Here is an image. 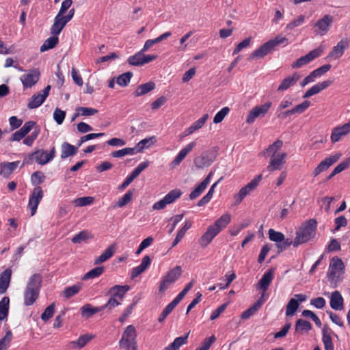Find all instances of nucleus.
Segmentation results:
<instances>
[{
    "label": "nucleus",
    "instance_id": "11",
    "mask_svg": "<svg viewBox=\"0 0 350 350\" xmlns=\"http://www.w3.org/2000/svg\"><path fill=\"white\" fill-rule=\"evenodd\" d=\"M341 157L342 154L340 152H337L329 155L328 157H326L325 159L321 161L315 167L312 172L313 176L317 177L321 173L326 171L327 169H329V167L336 163Z\"/></svg>",
    "mask_w": 350,
    "mask_h": 350
},
{
    "label": "nucleus",
    "instance_id": "34",
    "mask_svg": "<svg viewBox=\"0 0 350 350\" xmlns=\"http://www.w3.org/2000/svg\"><path fill=\"white\" fill-rule=\"evenodd\" d=\"M283 146V142L280 139H277L272 144L269 145L267 148H266L262 152V155L266 157H272L278 155L280 148Z\"/></svg>",
    "mask_w": 350,
    "mask_h": 350
},
{
    "label": "nucleus",
    "instance_id": "45",
    "mask_svg": "<svg viewBox=\"0 0 350 350\" xmlns=\"http://www.w3.org/2000/svg\"><path fill=\"white\" fill-rule=\"evenodd\" d=\"M189 334V333H187L185 336L176 338L164 350H178L182 345L187 342Z\"/></svg>",
    "mask_w": 350,
    "mask_h": 350
},
{
    "label": "nucleus",
    "instance_id": "4",
    "mask_svg": "<svg viewBox=\"0 0 350 350\" xmlns=\"http://www.w3.org/2000/svg\"><path fill=\"white\" fill-rule=\"evenodd\" d=\"M344 273L345 265L342 260L336 256L332 258L327 273V277L330 283L336 286L342 280V275Z\"/></svg>",
    "mask_w": 350,
    "mask_h": 350
},
{
    "label": "nucleus",
    "instance_id": "41",
    "mask_svg": "<svg viewBox=\"0 0 350 350\" xmlns=\"http://www.w3.org/2000/svg\"><path fill=\"white\" fill-rule=\"evenodd\" d=\"M100 311H103L101 306L93 307L90 304H85L80 309L81 316L86 318H90Z\"/></svg>",
    "mask_w": 350,
    "mask_h": 350
},
{
    "label": "nucleus",
    "instance_id": "54",
    "mask_svg": "<svg viewBox=\"0 0 350 350\" xmlns=\"http://www.w3.org/2000/svg\"><path fill=\"white\" fill-rule=\"evenodd\" d=\"M46 176L41 171L34 172L31 176V184L36 187L40 186V184L44 183Z\"/></svg>",
    "mask_w": 350,
    "mask_h": 350
},
{
    "label": "nucleus",
    "instance_id": "61",
    "mask_svg": "<svg viewBox=\"0 0 350 350\" xmlns=\"http://www.w3.org/2000/svg\"><path fill=\"white\" fill-rule=\"evenodd\" d=\"M12 339V333L11 330H8L5 336L0 340V350H7L10 346Z\"/></svg>",
    "mask_w": 350,
    "mask_h": 350
},
{
    "label": "nucleus",
    "instance_id": "53",
    "mask_svg": "<svg viewBox=\"0 0 350 350\" xmlns=\"http://www.w3.org/2000/svg\"><path fill=\"white\" fill-rule=\"evenodd\" d=\"M81 287L82 284L81 283H78L66 288L64 291V297L67 299L70 298L77 294L81 289Z\"/></svg>",
    "mask_w": 350,
    "mask_h": 350
},
{
    "label": "nucleus",
    "instance_id": "59",
    "mask_svg": "<svg viewBox=\"0 0 350 350\" xmlns=\"http://www.w3.org/2000/svg\"><path fill=\"white\" fill-rule=\"evenodd\" d=\"M132 77L133 72H126L119 75L117 78L116 82L120 86L125 87L129 83Z\"/></svg>",
    "mask_w": 350,
    "mask_h": 350
},
{
    "label": "nucleus",
    "instance_id": "52",
    "mask_svg": "<svg viewBox=\"0 0 350 350\" xmlns=\"http://www.w3.org/2000/svg\"><path fill=\"white\" fill-rule=\"evenodd\" d=\"M312 329V324L302 319H299L296 321L295 330L298 332H308Z\"/></svg>",
    "mask_w": 350,
    "mask_h": 350
},
{
    "label": "nucleus",
    "instance_id": "60",
    "mask_svg": "<svg viewBox=\"0 0 350 350\" xmlns=\"http://www.w3.org/2000/svg\"><path fill=\"white\" fill-rule=\"evenodd\" d=\"M305 16L299 15L297 17V18L291 21L288 24L286 25L285 27V30L286 31H291L297 27L301 25L305 21Z\"/></svg>",
    "mask_w": 350,
    "mask_h": 350
},
{
    "label": "nucleus",
    "instance_id": "23",
    "mask_svg": "<svg viewBox=\"0 0 350 350\" xmlns=\"http://www.w3.org/2000/svg\"><path fill=\"white\" fill-rule=\"evenodd\" d=\"M274 48V44L272 42L267 41L258 49L254 51L250 55V58L260 59L269 54Z\"/></svg>",
    "mask_w": 350,
    "mask_h": 350
},
{
    "label": "nucleus",
    "instance_id": "6",
    "mask_svg": "<svg viewBox=\"0 0 350 350\" xmlns=\"http://www.w3.org/2000/svg\"><path fill=\"white\" fill-rule=\"evenodd\" d=\"M182 269L180 266H176L174 268L169 271L167 274L163 276L160 282L159 291L160 293L164 292L170 285L174 283L181 275Z\"/></svg>",
    "mask_w": 350,
    "mask_h": 350
},
{
    "label": "nucleus",
    "instance_id": "1",
    "mask_svg": "<svg viewBox=\"0 0 350 350\" xmlns=\"http://www.w3.org/2000/svg\"><path fill=\"white\" fill-rule=\"evenodd\" d=\"M42 282V278L39 273H34L30 277L23 293L25 306H31L38 299Z\"/></svg>",
    "mask_w": 350,
    "mask_h": 350
},
{
    "label": "nucleus",
    "instance_id": "30",
    "mask_svg": "<svg viewBox=\"0 0 350 350\" xmlns=\"http://www.w3.org/2000/svg\"><path fill=\"white\" fill-rule=\"evenodd\" d=\"M12 277V270L9 268L0 274V294H3L8 288Z\"/></svg>",
    "mask_w": 350,
    "mask_h": 350
},
{
    "label": "nucleus",
    "instance_id": "38",
    "mask_svg": "<svg viewBox=\"0 0 350 350\" xmlns=\"http://www.w3.org/2000/svg\"><path fill=\"white\" fill-rule=\"evenodd\" d=\"M208 118V115L207 113L204 114L200 118L195 121L185 130V135H189L194 133L196 131H198L200 129H201L204 126Z\"/></svg>",
    "mask_w": 350,
    "mask_h": 350
},
{
    "label": "nucleus",
    "instance_id": "64",
    "mask_svg": "<svg viewBox=\"0 0 350 350\" xmlns=\"http://www.w3.org/2000/svg\"><path fill=\"white\" fill-rule=\"evenodd\" d=\"M216 338L215 336L206 338L200 344V347L196 350H208L211 346L215 342Z\"/></svg>",
    "mask_w": 350,
    "mask_h": 350
},
{
    "label": "nucleus",
    "instance_id": "20",
    "mask_svg": "<svg viewBox=\"0 0 350 350\" xmlns=\"http://www.w3.org/2000/svg\"><path fill=\"white\" fill-rule=\"evenodd\" d=\"M219 233L212 225H210L206 231L200 238L198 242L200 245L204 248L213 240V239Z\"/></svg>",
    "mask_w": 350,
    "mask_h": 350
},
{
    "label": "nucleus",
    "instance_id": "29",
    "mask_svg": "<svg viewBox=\"0 0 350 350\" xmlns=\"http://www.w3.org/2000/svg\"><path fill=\"white\" fill-rule=\"evenodd\" d=\"M215 158L216 157L214 154H203L195 158L194 165L197 168L202 169L211 165Z\"/></svg>",
    "mask_w": 350,
    "mask_h": 350
},
{
    "label": "nucleus",
    "instance_id": "58",
    "mask_svg": "<svg viewBox=\"0 0 350 350\" xmlns=\"http://www.w3.org/2000/svg\"><path fill=\"white\" fill-rule=\"evenodd\" d=\"M299 305V304L298 303L297 300H296L295 298H291L286 306V315H293L298 309Z\"/></svg>",
    "mask_w": 350,
    "mask_h": 350
},
{
    "label": "nucleus",
    "instance_id": "46",
    "mask_svg": "<svg viewBox=\"0 0 350 350\" xmlns=\"http://www.w3.org/2000/svg\"><path fill=\"white\" fill-rule=\"evenodd\" d=\"M350 166V157L340 163L334 167L332 173L327 177V180H331L336 174L342 172Z\"/></svg>",
    "mask_w": 350,
    "mask_h": 350
},
{
    "label": "nucleus",
    "instance_id": "26",
    "mask_svg": "<svg viewBox=\"0 0 350 350\" xmlns=\"http://www.w3.org/2000/svg\"><path fill=\"white\" fill-rule=\"evenodd\" d=\"M332 23L333 17L329 14H326L322 18L318 20L315 23V27L319 30L318 33L321 36L325 35L329 31Z\"/></svg>",
    "mask_w": 350,
    "mask_h": 350
},
{
    "label": "nucleus",
    "instance_id": "51",
    "mask_svg": "<svg viewBox=\"0 0 350 350\" xmlns=\"http://www.w3.org/2000/svg\"><path fill=\"white\" fill-rule=\"evenodd\" d=\"M183 192L179 189H175L170 191L167 194H166L163 198L165 200H166L167 204H172L177 199L180 198Z\"/></svg>",
    "mask_w": 350,
    "mask_h": 350
},
{
    "label": "nucleus",
    "instance_id": "49",
    "mask_svg": "<svg viewBox=\"0 0 350 350\" xmlns=\"http://www.w3.org/2000/svg\"><path fill=\"white\" fill-rule=\"evenodd\" d=\"M10 299L4 297L0 301V319H6L9 312Z\"/></svg>",
    "mask_w": 350,
    "mask_h": 350
},
{
    "label": "nucleus",
    "instance_id": "5",
    "mask_svg": "<svg viewBox=\"0 0 350 350\" xmlns=\"http://www.w3.org/2000/svg\"><path fill=\"white\" fill-rule=\"evenodd\" d=\"M137 332L133 325H129L124 329L119 340V347L124 350H137Z\"/></svg>",
    "mask_w": 350,
    "mask_h": 350
},
{
    "label": "nucleus",
    "instance_id": "9",
    "mask_svg": "<svg viewBox=\"0 0 350 350\" xmlns=\"http://www.w3.org/2000/svg\"><path fill=\"white\" fill-rule=\"evenodd\" d=\"M324 51V48L323 46H319L317 49H314L310 51L306 55L300 57L298 58L296 62H293L291 65L293 68H299L306 64H308L314 59L320 57Z\"/></svg>",
    "mask_w": 350,
    "mask_h": 350
},
{
    "label": "nucleus",
    "instance_id": "44",
    "mask_svg": "<svg viewBox=\"0 0 350 350\" xmlns=\"http://www.w3.org/2000/svg\"><path fill=\"white\" fill-rule=\"evenodd\" d=\"M189 334V333H187L185 336L176 338L164 350H178L182 345L187 342Z\"/></svg>",
    "mask_w": 350,
    "mask_h": 350
},
{
    "label": "nucleus",
    "instance_id": "33",
    "mask_svg": "<svg viewBox=\"0 0 350 350\" xmlns=\"http://www.w3.org/2000/svg\"><path fill=\"white\" fill-rule=\"evenodd\" d=\"M129 285H115L110 288L109 293L111 295V297L119 299L120 301L124 297V295L130 290Z\"/></svg>",
    "mask_w": 350,
    "mask_h": 350
},
{
    "label": "nucleus",
    "instance_id": "3",
    "mask_svg": "<svg viewBox=\"0 0 350 350\" xmlns=\"http://www.w3.org/2000/svg\"><path fill=\"white\" fill-rule=\"evenodd\" d=\"M55 154L56 150L55 146L51 148L49 152L44 149H39L25 158L21 167H23L25 165H31L34 161L40 165H46L55 158Z\"/></svg>",
    "mask_w": 350,
    "mask_h": 350
},
{
    "label": "nucleus",
    "instance_id": "27",
    "mask_svg": "<svg viewBox=\"0 0 350 350\" xmlns=\"http://www.w3.org/2000/svg\"><path fill=\"white\" fill-rule=\"evenodd\" d=\"M20 163V161L14 162H2L0 163V175L8 178Z\"/></svg>",
    "mask_w": 350,
    "mask_h": 350
},
{
    "label": "nucleus",
    "instance_id": "63",
    "mask_svg": "<svg viewBox=\"0 0 350 350\" xmlns=\"http://www.w3.org/2000/svg\"><path fill=\"white\" fill-rule=\"evenodd\" d=\"M133 192L131 190H129L126 193L118 200L116 203L118 207H123L129 203L133 198Z\"/></svg>",
    "mask_w": 350,
    "mask_h": 350
},
{
    "label": "nucleus",
    "instance_id": "28",
    "mask_svg": "<svg viewBox=\"0 0 350 350\" xmlns=\"http://www.w3.org/2000/svg\"><path fill=\"white\" fill-rule=\"evenodd\" d=\"M274 278V273L272 269H269L265 272L261 279L259 280L257 284V288L262 290L263 291H266L272 280Z\"/></svg>",
    "mask_w": 350,
    "mask_h": 350
},
{
    "label": "nucleus",
    "instance_id": "25",
    "mask_svg": "<svg viewBox=\"0 0 350 350\" xmlns=\"http://www.w3.org/2000/svg\"><path fill=\"white\" fill-rule=\"evenodd\" d=\"M196 146V142H191L187 144L178 154L175 159L172 161L171 165L172 167L180 165L183 160L187 155L195 148Z\"/></svg>",
    "mask_w": 350,
    "mask_h": 350
},
{
    "label": "nucleus",
    "instance_id": "37",
    "mask_svg": "<svg viewBox=\"0 0 350 350\" xmlns=\"http://www.w3.org/2000/svg\"><path fill=\"white\" fill-rule=\"evenodd\" d=\"M116 252V245L112 244L109 245L98 257L95 258L94 264L99 265L106 262L111 258Z\"/></svg>",
    "mask_w": 350,
    "mask_h": 350
},
{
    "label": "nucleus",
    "instance_id": "40",
    "mask_svg": "<svg viewBox=\"0 0 350 350\" xmlns=\"http://www.w3.org/2000/svg\"><path fill=\"white\" fill-rule=\"evenodd\" d=\"M155 88V83L152 81H149L137 86L134 92L135 97L142 96L151 92Z\"/></svg>",
    "mask_w": 350,
    "mask_h": 350
},
{
    "label": "nucleus",
    "instance_id": "48",
    "mask_svg": "<svg viewBox=\"0 0 350 350\" xmlns=\"http://www.w3.org/2000/svg\"><path fill=\"white\" fill-rule=\"evenodd\" d=\"M155 142V137H151L149 138H145L142 139L137 144V145L133 147V148H136V153L141 152L143 151L144 148H147L152 145Z\"/></svg>",
    "mask_w": 350,
    "mask_h": 350
},
{
    "label": "nucleus",
    "instance_id": "31",
    "mask_svg": "<svg viewBox=\"0 0 350 350\" xmlns=\"http://www.w3.org/2000/svg\"><path fill=\"white\" fill-rule=\"evenodd\" d=\"M330 307L335 310H340L343 308L344 299L341 293L338 291H334L330 296Z\"/></svg>",
    "mask_w": 350,
    "mask_h": 350
},
{
    "label": "nucleus",
    "instance_id": "43",
    "mask_svg": "<svg viewBox=\"0 0 350 350\" xmlns=\"http://www.w3.org/2000/svg\"><path fill=\"white\" fill-rule=\"evenodd\" d=\"M61 159H64L77 154V149L68 142H64L61 146Z\"/></svg>",
    "mask_w": 350,
    "mask_h": 350
},
{
    "label": "nucleus",
    "instance_id": "22",
    "mask_svg": "<svg viewBox=\"0 0 350 350\" xmlns=\"http://www.w3.org/2000/svg\"><path fill=\"white\" fill-rule=\"evenodd\" d=\"M36 124L34 121L26 122L18 131L12 135L10 139L12 141H20L33 129Z\"/></svg>",
    "mask_w": 350,
    "mask_h": 350
},
{
    "label": "nucleus",
    "instance_id": "16",
    "mask_svg": "<svg viewBox=\"0 0 350 350\" xmlns=\"http://www.w3.org/2000/svg\"><path fill=\"white\" fill-rule=\"evenodd\" d=\"M310 105V101L304 100L303 103L296 105L291 109H288L284 111H280L277 113V117L280 119L284 120L288 116L293 115L295 113H303Z\"/></svg>",
    "mask_w": 350,
    "mask_h": 350
},
{
    "label": "nucleus",
    "instance_id": "14",
    "mask_svg": "<svg viewBox=\"0 0 350 350\" xmlns=\"http://www.w3.org/2000/svg\"><path fill=\"white\" fill-rule=\"evenodd\" d=\"M51 88V85H49L40 93L33 94L29 100L27 107L29 109H36L40 107L48 97Z\"/></svg>",
    "mask_w": 350,
    "mask_h": 350
},
{
    "label": "nucleus",
    "instance_id": "24",
    "mask_svg": "<svg viewBox=\"0 0 350 350\" xmlns=\"http://www.w3.org/2000/svg\"><path fill=\"white\" fill-rule=\"evenodd\" d=\"M196 146V142H191L187 144L178 154L175 159L172 161L171 165L172 167L180 165L183 160L187 155L195 148Z\"/></svg>",
    "mask_w": 350,
    "mask_h": 350
},
{
    "label": "nucleus",
    "instance_id": "62",
    "mask_svg": "<svg viewBox=\"0 0 350 350\" xmlns=\"http://www.w3.org/2000/svg\"><path fill=\"white\" fill-rule=\"evenodd\" d=\"M91 237L90 232L87 230H83L75 234L72 239L73 243H80Z\"/></svg>",
    "mask_w": 350,
    "mask_h": 350
},
{
    "label": "nucleus",
    "instance_id": "56",
    "mask_svg": "<svg viewBox=\"0 0 350 350\" xmlns=\"http://www.w3.org/2000/svg\"><path fill=\"white\" fill-rule=\"evenodd\" d=\"M322 341L324 345L325 350H334L331 334L325 329L323 330Z\"/></svg>",
    "mask_w": 350,
    "mask_h": 350
},
{
    "label": "nucleus",
    "instance_id": "21",
    "mask_svg": "<svg viewBox=\"0 0 350 350\" xmlns=\"http://www.w3.org/2000/svg\"><path fill=\"white\" fill-rule=\"evenodd\" d=\"M333 82V79H327L315 84L305 92L303 96V98H308L314 94L321 92L322 90L330 86Z\"/></svg>",
    "mask_w": 350,
    "mask_h": 350
},
{
    "label": "nucleus",
    "instance_id": "39",
    "mask_svg": "<svg viewBox=\"0 0 350 350\" xmlns=\"http://www.w3.org/2000/svg\"><path fill=\"white\" fill-rule=\"evenodd\" d=\"M94 338L92 334H85L81 335L77 340L70 342V345L72 348L81 349L84 347L90 341Z\"/></svg>",
    "mask_w": 350,
    "mask_h": 350
},
{
    "label": "nucleus",
    "instance_id": "13",
    "mask_svg": "<svg viewBox=\"0 0 350 350\" xmlns=\"http://www.w3.org/2000/svg\"><path fill=\"white\" fill-rule=\"evenodd\" d=\"M350 46V38H342L336 46H334L327 55V58L338 59L340 58L345 50Z\"/></svg>",
    "mask_w": 350,
    "mask_h": 350
},
{
    "label": "nucleus",
    "instance_id": "18",
    "mask_svg": "<svg viewBox=\"0 0 350 350\" xmlns=\"http://www.w3.org/2000/svg\"><path fill=\"white\" fill-rule=\"evenodd\" d=\"M287 154L286 152H279L278 155L270 157V161L267 166V170L269 172L280 170L282 169L283 165L286 163Z\"/></svg>",
    "mask_w": 350,
    "mask_h": 350
},
{
    "label": "nucleus",
    "instance_id": "42",
    "mask_svg": "<svg viewBox=\"0 0 350 350\" xmlns=\"http://www.w3.org/2000/svg\"><path fill=\"white\" fill-rule=\"evenodd\" d=\"M231 221V215L226 213L218 218L212 226L219 232L224 229Z\"/></svg>",
    "mask_w": 350,
    "mask_h": 350
},
{
    "label": "nucleus",
    "instance_id": "8",
    "mask_svg": "<svg viewBox=\"0 0 350 350\" xmlns=\"http://www.w3.org/2000/svg\"><path fill=\"white\" fill-rule=\"evenodd\" d=\"M262 174H259L256 176L254 179H252L245 187H243L239 190V193L234 196V200L236 203L240 204L247 195H249L252 191H253L259 185L260 182L262 180Z\"/></svg>",
    "mask_w": 350,
    "mask_h": 350
},
{
    "label": "nucleus",
    "instance_id": "35",
    "mask_svg": "<svg viewBox=\"0 0 350 350\" xmlns=\"http://www.w3.org/2000/svg\"><path fill=\"white\" fill-rule=\"evenodd\" d=\"M183 299V298L182 297H180V295H178L169 304L165 307L161 313L158 321L160 323L163 322Z\"/></svg>",
    "mask_w": 350,
    "mask_h": 350
},
{
    "label": "nucleus",
    "instance_id": "19",
    "mask_svg": "<svg viewBox=\"0 0 350 350\" xmlns=\"http://www.w3.org/2000/svg\"><path fill=\"white\" fill-rule=\"evenodd\" d=\"M350 133V120L342 126L334 127L331 133L330 139L332 143L340 141L342 136Z\"/></svg>",
    "mask_w": 350,
    "mask_h": 350
},
{
    "label": "nucleus",
    "instance_id": "32",
    "mask_svg": "<svg viewBox=\"0 0 350 350\" xmlns=\"http://www.w3.org/2000/svg\"><path fill=\"white\" fill-rule=\"evenodd\" d=\"M300 79V75L297 72H295L292 76L288 77L283 79L277 90L278 92H284L291 86L294 85Z\"/></svg>",
    "mask_w": 350,
    "mask_h": 350
},
{
    "label": "nucleus",
    "instance_id": "36",
    "mask_svg": "<svg viewBox=\"0 0 350 350\" xmlns=\"http://www.w3.org/2000/svg\"><path fill=\"white\" fill-rule=\"evenodd\" d=\"M67 23L63 16L56 15L54 18V23L51 27V35L58 36Z\"/></svg>",
    "mask_w": 350,
    "mask_h": 350
},
{
    "label": "nucleus",
    "instance_id": "47",
    "mask_svg": "<svg viewBox=\"0 0 350 350\" xmlns=\"http://www.w3.org/2000/svg\"><path fill=\"white\" fill-rule=\"evenodd\" d=\"M59 42L58 36L52 35L50 38H47L40 46V51L44 52L49 49H53Z\"/></svg>",
    "mask_w": 350,
    "mask_h": 350
},
{
    "label": "nucleus",
    "instance_id": "55",
    "mask_svg": "<svg viewBox=\"0 0 350 350\" xmlns=\"http://www.w3.org/2000/svg\"><path fill=\"white\" fill-rule=\"evenodd\" d=\"M135 154H136V148L128 147L119 150L113 151L111 153V155L114 158H120L125 155H133Z\"/></svg>",
    "mask_w": 350,
    "mask_h": 350
},
{
    "label": "nucleus",
    "instance_id": "12",
    "mask_svg": "<svg viewBox=\"0 0 350 350\" xmlns=\"http://www.w3.org/2000/svg\"><path fill=\"white\" fill-rule=\"evenodd\" d=\"M157 58V55H145L142 50L130 56L127 62L131 66H140L151 62Z\"/></svg>",
    "mask_w": 350,
    "mask_h": 350
},
{
    "label": "nucleus",
    "instance_id": "7",
    "mask_svg": "<svg viewBox=\"0 0 350 350\" xmlns=\"http://www.w3.org/2000/svg\"><path fill=\"white\" fill-rule=\"evenodd\" d=\"M271 107L272 103L270 101H267L260 105L255 106L250 111L246 118V122L247 124H252L256 118L265 117Z\"/></svg>",
    "mask_w": 350,
    "mask_h": 350
},
{
    "label": "nucleus",
    "instance_id": "50",
    "mask_svg": "<svg viewBox=\"0 0 350 350\" xmlns=\"http://www.w3.org/2000/svg\"><path fill=\"white\" fill-rule=\"evenodd\" d=\"M76 111L77 113L75 114L73 119L78 116H91L98 112L96 109L85 107H79L76 109Z\"/></svg>",
    "mask_w": 350,
    "mask_h": 350
},
{
    "label": "nucleus",
    "instance_id": "57",
    "mask_svg": "<svg viewBox=\"0 0 350 350\" xmlns=\"http://www.w3.org/2000/svg\"><path fill=\"white\" fill-rule=\"evenodd\" d=\"M105 269L103 267H96L87 272L84 275L83 280L94 279L98 278L103 273Z\"/></svg>",
    "mask_w": 350,
    "mask_h": 350
},
{
    "label": "nucleus",
    "instance_id": "15",
    "mask_svg": "<svg viewBox=\"0 0 350 350\" xmlns=\"http://www.w3.org/2000/svg\"><path fill=\"white\" fill-rule=\"evenodd\" d=\"M40 75V73L38 69L30 70L27 74L23 75L20 79L24 90L33 86L38 81Z\"/></svg>",
    "mask_w": 350,
    "mask_h": 350
},
{
    "label": "nucleus",
    "instance_id": "17",
    "mask_svg": "<svg viewBox=\"0 0 350 350\" xmlns=\"http://www.w3.org/2000/svg\"><path fill=\"white\" fill-rule=\"evenodd\" d=\"M331 67L332 66L330 64H325L314 70L303 79V81L300 83V85L301 87H304L307 84L314 81L316 78L319 77L328 72L331 69Z\"/></svg>",
    "mask_w": 350,
    "mask_h": 350
},
{
    "label": "nucleus",
    "instance_id": "10",
    "mask_svg": "<svg viewBox=\"0 0 350 350\" xmlns=\"http://www.w3.org/2000/svg\"><path fill=\"white\" fill-rule=\"evenodd\" d=\"M44 196V192L40 186L35 187L29 195L28 208L31 211V216H33L37 211L38 206Z\"/></svg>",
    "mask_w": 350,
    "mask_h": 350
},
{
    "label": "nucleus",
    "instance_id": "2",
    "mask_svg": "<svg viewBox=\"0 0 350 350\" xmlns=\"http://www.w3.org/2000/svg\"><path fill=\"white\" fill-rule=\"evenodd\" d=\"M317 221L314 219H310L299 226L296 232L293 241V247H297L312 239L317 232Z\"/></svg>",
    "mask_w": 350,
    "mask_h": 350
}]
</instances>
